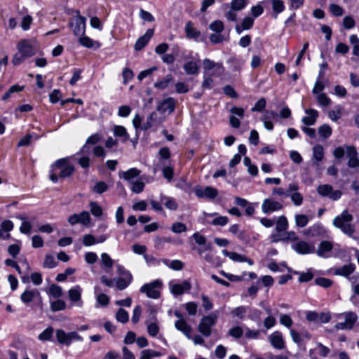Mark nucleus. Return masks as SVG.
<instances>
[{
    "label": "nucleus",
    "instance_id": "obj_1",
    "mask_svg": "<svg viewBox=\"0 0 359 359\" xmlns=\"http://www.w3.org/2000/svg\"><path fill=\"white\" fill-rule=\"evenodd\" d=\"M74 171V166L70 163L69 158L58 159L50 166V180L53 183H57L59 179L69 177Z\"/></svg>",
    "mask_w": 359,
    "mask_h": 359
},
{
    "label": "nucleus",
    "instance_id": "obj_2",
    "mask_svg": "<svg viewBox=\"0 0 359 359\" xmlns=\"http://www.w3.org/2000/svg\"><path fill=\"white\" fill-rule=\"evenodd\" d=\"M353 220V216L347 210H344L334 218L332 224L344 234L351 237L355 231V226L352 224Z\"/></svg>",
    "mask_w": 359,
    "mask_h": 359
},
{
    "label": "nucleus",
    "instance_id": "obj_3",
    "mask_svg": "<svg viewBox=\"0 0 359 359\" xmlns=\"http://www.w3.org/2000/svg\"><path fill=\"white\" fill-rule=\"evenodd\" d=\"M76 15L71 18L69 27L72 29L74 35L79 36L85 34L86 18L79 15V11H76Z\"/></svg>",
    "mask_w": 359,
    "mask_h": 359
},
{
    "label": "nucleus",
    "instance_id": "obj_4",
    "mask_svg": "<svg viewBox=\"0 0 359 359\" xmlns=\"http://www.w3.org/2000/svg\"><path fill=\"white\" fill-rule=\"evenodd\" d=\"M217 320V316L209 315L203 316L198 326V330L204 337H210L212 334V327L216 325Z\"/></svg>",
    "mask_w": 359,
    "mask_h": 359
},
{
    "label": "nucleus",
    "instance_id": "obj_5",
    "mask_svg": "<svg viewBox=\"0 0 359 359\" xmlns=\"http://www.w3.org/2000/svg\"><path fill=\"white\" fill-rule=\"evenodd\" d=\"M162 287V281L161 280H155L149 283L143 285L140 291L146 294L147 297L151 299H158L161 292L159 289Z\"/></svg>",
    "mask_w": 359,
    "mask_h": 359
},
{
    "label": "nucleus",
    "instance_id": "obj_6",
    "mask_svg": "<svg viewBox=\"0 0 359 359\" xmlns=\"http://www.w3.org/2000/svg\"><path fill=\"white\" fill-rule=\"evenodd\" d=\"M20 300L25 304H29V303L36 301V306L41 309L43 308V300L39 291L36 289L30 290L26 289L20 295Z\"/></svg>",
    "mask_w": 359,
    "mask_h": 359
},
{
    "label": "nucleus",
    "instance_id": "obj_7",
    "mask_svg": "<svg viewBox=\"0 0 359 359\" xmlns=\"http://www.w3.org/2000/svg\"><path fill=\"white\" fill-rule=\"evenodd\" d=\"M317 192L321 196L328 197L332 201H337L342 196L341 191L333 190V187L330 184L319 185L317 188Z\"/></svg>",
    "mask_w": 359,
    "mask_h": 359
},
{
    "label": "nucleus",
    "instance_id": "obj_8",
    "mask_svg": "<svg viewBox=\"0 0 359 359\" xmlns=\"http://www.w3.org/2000/svg\"><path fill=\"white\" fill-rule=\"evenodd\" d=\"M82 291V288L79 285H74L68 291L69 299L74 305L78 307H81L83 304L81 299Z\"/></svg>",
    "mask_w": 359,
    "mask_h": 359
},
{
    "label": "nucleus",
    "instance_id": "obj_9",
    "mask_svg": "<svg viewBox=\"0 0 359 359\" xmlns=\"http://www.w3.org/2000/svg\"><path fill=\"white\" fill-rule=\"evenodd\" d=\"M171 293L175 295H182L184 292H188L191 288V284L189 280H184L181 283H169Z\"/></svg>",
    "mask_w": 359,
    "mask_h": 359
},
{
    "label": "nucleus",
    "instance_id": "obj_10",
    "mask_svg": "<svg viewBox=\"0 0 359 359\" xmlns=\"http://www.w3.org/2000/svg\"><path fill=\"white\" fill-rule=\"evenodd\" d=\"M357 320V316L353 312L345 313L344 322L338 323L335 325L337 330H351Z\"/></svg>",
    "mask_w": 359,
    "mask_h": 359
},
{
    "label": "nucleus",
    "instance_id": "obj_11",
    "mask_svg": "<svg viewBox=\"0 0 359 359\" xmlns=\"http://www.w3.org/2000/svg\"><path fill=\"white\" fill-rule=\"evenodd\" d=\"M282 208L283 205L280 202L271 198L264 199L262 205V210L263 213L266 215L280 210Z\"/></svg>",
    "mask_w": 359,
    "mask_h": 359
},
{
    "label": "nucleus",
    "instance_id": "obj_12",
    "mask_svg": "<svg viewBox=\"0 0 359 359\" xmlns=\"http://www.w3.org/2000/svg\"><path fill=\"white\" fill-rule=\"evenodd\" d=\"M269 341L271 345L276 349L282 350L285 347L283 334L280 331H275L271 333L269 336Z\"/></svg>",
    "mask_w": 359,
    "mask_h": 359
},
{
    "label": "nucleus",
    "instance_id": "obj_13",
    "mask_svg": "<svg viewBox=\"0 0 359 359\" xmlns=\"http://www.w3.org/2000/svg\"><path fill=\"white\" fill-rule=\"evenodd\" d=\"M195 194L198 198H207L208 199H214L218 195L217 189L212 187H205V188H196Z\"/></svg>",
    "mask_w": 359,
    "mask_h": 359
},
{
    "label": "nucleus",
    "instance_id": "obj_14",
    "mask_svg": "<svg viewBox=\"0 0 359 359\" xmlns=\"http://www.w3.org/2000/svg\"><path fill=\"white\" fill-rule=\"evenodd\" d=\"M346 151L349 160L348 161V166L349 168H359V158L358 157V153L355 147L353 146H346Z\"/></svg>",
    "mask_w": 359,
    "mask_h": 359
},
{
    "label": "nucleus",
    "instance_id": "obj_15",
    "mask_svg": "<svg viewBox=\"0 0 359 359\" xmlns=\"http://www.w3.org/2000/svg\"><path fill=\"white\" fill-rule=\"evenodd\" d=\"M333 248L334 245L332 242L323 241L319 243L316 253L320 257L328 258L331 257L330 252Z\"/></svg>",
    "mask_w": 359,
    "mask_h": 359
},
{
    "label": "nucleus",
    "instance_id": "obj_16",
    "mask_svg": "<svg viewBox=\"0 0 359 359\" xmlns=\"http://www.w3.org/2000/svg\"><path fill=\"white\" fill-rule=\"evenodd\" d=\"M292 249L301 255L315 252V247L306 241H299L292 245Z\"/></svg>",
    "mask_w": 359,
    "mask_h": 359
},
{
    "label": "nucleus",
    "instance_id": "obj_17",
    "mask_svg": "<svg viewBox=\"0 0 359 359\" xmlns=\"http://www.w3.org/2000/svg\"><path fill=\"white\" fill-rule=\"evenodd\" d=\"M355 268L356 267L355 264L349 263L348 264H344L341 266L335 268L334 273L337 276L348 278V276L355 271Z\"/></svg>",
    "mask_w": 359,
    "mask_h": 359
},
{
    "label": "nucleus",
    "instance_id": "obj_18",
    "mask_svg": "<svg viewBox=\"0 0 359 359\" xmlns=\"http://www.w3.org/2000/svg\"><path fill=\"white\" fill-rule=\"evenodd\" d=\"M229 232L236 236V237L243 243H248L250 241V236L245 230L240 229L238 224H233L229 229Z\"/></svg>",
    "mask_w": 359,
    "mask_h": 359
},
{
    "label": "nucleus",
    "instance_id": "obj_19",
    "mask_svg": "<svg viewBox=\"0 0 359 359\" xmlns=\"http://www.w3.org/2000/svg\"><path fill=\"white\" fill-rule=\"evenodd\" d=\"M141 171L136 168H130L126 171H121L119 172V177L124 179L129 184H131L135 181V179L140 177Z\"/></svg>",
    "mask_w": 359,
    "mask_h": 359
},
{
    "label": "nucleus",
    "instance_id": "obj_20",
    "mask_svg": "<svg viewBox=\"0 0 359 359\" xmlns=\"http://www.w3.org/2000/svg\"><path fill=\"white\" fill-rule=\"evenodd\" d=\"M13 229V223L11 220H4L0 225V239L8 240L11 238L10 231Z\"/></svg>",
    "mask_w": 359,
    "mask_h": 359
},
{
    "label": "nucleus",
    "instance_id": "obj_21",
    "mask_svg": "<svg viewBox=\"0 0 359 359\" xmlns=\"http://www.w3.org/2000/svg\"><path fill=\"white\" fill-rule=\"evenodd\" d=\"M154 35V29H149L147 30L146 33L141 37H140L135 44V49L136 50H142L149 41V40L151 39L152 36Z\"/></svg>",
    "mask_w": 359,
    "mask_h": 359
},
{
    "label": "nucleus",
    "instance_id": "obj_22",
    "mask_svg": "<svg viewBox=\"0 0 359 359\" xmlns=\"http://www.w3.org/2000/svg\"><path fill=\"white\" fill-rule=\"evenodd\" d=\"M175 107V101L173 98L169 97L163 100L157 107V110L161 113L171 114L174 111Z\"/></svg>",
    "mask_w": 359,
    "mask_h": 359
},
{
    "label": "nucleus",
    "instance_id": "obj_23",
    "mask_svg": "<svg viewBox=\"0 0 359 359\" xmlns=\"http://www.w3.org/2000/svg\"><path fill=\"white\" fill-rule=\"evenodd\" d=\"M307 116L302 118V122L306 126H313L316 123V119L318 116V112L313 109H308L305 110Z\"/></svg>",
    "mask_w": 359,
    "mask_h": 359
},
{
    "label": "nucleus",
    "instance_id": "obj_24",
    "mask_svg": "<svg viewBox=\"0 0 359 359\" xmlns=\"http://www.w3.org/2000/svg\"><path fill=\"white\" fill-rule=\"evenodd\" d=\"M299 189V186L296 183L290 184L287 190H285L282 187H275L273 191V195H278L279 196L288 197L290 191H298Z\"/></svg>",
    "mask_w": 359,
    "mask_h": 359
},
{
    "label": "nucleus",
    "instance_id": "obj_25",
    "mask_svg": "<svg viewBox=\"0 0 359 359\" xmlns=\"http://www.w3.org/2000/svg\"><path fill=\"white\" fill-rule=\"evenodd\" d=\"M175 327L182 332L188 339H191V327L189 325L184 319L177 320L175 323Z\"/></svg>",
    "mask_w": 359,
    "mask_h": 359
},
{
    "label": "nucleus",
    "instance_id": "obj_26",
    "mask_svg": "<svg viewBox=\"0 0 359 359\" xmlns=\"http://www.w3.org/2000/svg\"><path fill=\"white\" fill-rule=\"evenodd\" d=\"M127 278H115V286L118 290H123L127 288L133 281V276L127 274Z\"/></svg>",
    "mask_w": 359,
    "mask_h": 359
},
{
    "label": "nucleus",
    "instance_id": "obj_27",
    "mask_svg": "<svg viewBox=\"0 0 359 359\" xmlns=\"http://www.w3.org/2000/svg\"><path fill=\"white\" fill-rule=\"evenodd\" d=\"M79 36V42L83 47L90 48L94 47L99 48L100 46L99 42L93 41L90 37L85 36V34Z\"/></svg>",
    "mask_w": 359,
    "mask_h": 359
},
{
    "label": "nucleus",
    "instance_id": "obj_28",
    "mask_svg": "<svg viewBox=\"0 0 359 359\" xmlns=\"http://www.w3.org/2000/svg\"><path fill=\"white\" fill-rule=\"evenodd\" d=\"M18 48V52L25 58L29 57L34 55L32 46L25 41L22 42Z\"/></svg>",
    "mask_w": 359,
    "mask_h": 359
},
{
    "label": "nucleus",
    "instance_id": "obj_29",
    "mask_svg": "<svg viewBox=\"0 0 359 359\" xmlns=\"http://www.w3.org/2000/svg\"><path fill=\"white\" fill-rule=\"evenodd\" d=\"M276 231L277 233H282L286 231L288 228V222L285 216H280L277 218L276 222Z\"/></svg>",
    "mask_w": 359,
    "mask_h": 359
},
{
    "label": "nucleus",
    "instance_id": "obj_30",
    "mask_svg": "<svg viewBox=\"0 0 359 359\" xmlns=\"http://www.w3.org/2000/svg\"><path fill=\"white\" fill-rule=\"evenodd\" d=\"M248 306H241L233 309L231 311L230 314L233 318L237 317L239 319H243L248 313Z\"/></svg>",
    "mask_w": 359,
    "mask_h": 359
},
{
    "label": "nucleus",
    "instance_id": "obj_31",
    "mask_svg": "<svg viewBox=\"0 0 359 359\" xmlns=\"http://www.w3.org/2000/svg\"><path fill=\"white\" fill-rule=\"evenodd\" d=\"M114 135L116 137H122L121 141L125 142L130 138L128 133L125 127L122 126H115L114 127Z\"/></svg>",
    "mask_w": 359,
    "mask_h": 359
},
{
    "label": "nucleus",
    "instance_id": "obj_32",
    "mask_svg": "<svg viewBox=\"0 0 359 359\" xmlns=\"http://www.w3.org/2000/svg\"><path fill=\"white\" fill-rule=\"evenodd\" d=\"M185 32L187 37L189 39H197L201 35V32L193 27L191 21L187 22Z\"/></svg>",
    "mask_w": 359,
    "mask_h": 359
},
{
    "label": "nucleus",
    "instance_id": "obj_33",
    "mask_svg": "<svg viewBox=\"0 0 359 359\" xmlns=\"http://www.w3.org/2000/svg\"><path fill=\"white\" fill-rule=\"evenodd\" d=\"M100 141V135L98 134H93L90 135L86 140V144L83 145L81 149V154H88L89 153V147L87 146V144H95Z\"/></svg>",
    "mask_w": 359,
    "mask_h": 359
},
{
    "label": "nucleus",
    "instance_id": "obj_34",
    "mask_svg": "<svg viewBox=\"0 0 359 359\" xmlns=\"http://www.w3.org/2000/svg\"><path fill=\"white\" fill-rule=\"evenodd\" d=\"M130 184V190L135 194H140L144 191L145 184L142 180V177H139L133 182Z\"/></svg>",
    "mask_w": 359,
    "mask_h": 359
},
{
    "label": "nucleus",
    "instance_id": "obj_35",
    "mask_svg": "<svg viewBox=\"0 0 359 359\" xmlns=\"http://www.w3.org/2000/svg\"><path fill=\"white\" fill-rule=\"evenodd\" d=\"M158 155H159V163L157 165H161V161L166 163H170V149L168 147H162L158 151Z\"/></svg>",
    "mask_w": 359,
    "mask_h": 359
},
{
    "label": "nucleus",
    "instance_id": "obj_36",
    "mask_svg": "<svg viewBox=\"0 0 359 359\" xmlns=\"http://www.w3.org/2000/svg\"><path fill=\"white\" fill-rule=\"evenodd\" d=\"M161 163L162 165L158 167H162L163 177L168 180V182H170L173 177V168L170 165V163H163V161H161Z\"/></svg>",
    "mask_w": 359,
    "mask_h": 359
},
{
    "label": "nucleus",
    "instance_id": "obj_37",
    "mask_svg": "<svg viewBox=\"0 0 359 359\" xmlns=\"http://www.w3.org/2000/svg\"><path fill=\"white\" fill-rule=\"evenodd\" d=\"M154 320L155 322H149V320L145 322V324L147 325V332L151 337H156L158 334L160 330L159 326L156 322V317H154Z\"/></svg>",
    "mask_w": 359,
    "mask_h": 359
},
{
    "label": "nucleus",
    "instance_id": "obj_38",
    "mask_svg": "<svg viewBox=\"0 0 359 359\" xmlns=\"http://www.w3.org/2000/svg\"><path fill=\"white\" fill-rule=\"evenodd\" d=\"M222 254L234 262H245V256L234 252H229L226 250H222Z\"/></svg>",
    "mask_w": 359,
    "mask_h": 359
},
{
    "label": "nucleus",
    "instance_id": "obj_39",
    "mask_svg": "<svg viewBox=\"0 0 359 359\" xmlns=\"http://www.w3.org/2000/svg\"><path fill=\"white\" fill-rule=\"evenodd\" d=\"M184 69L187 74H197L198 72V67L195 62L189 61L184 65Z\"/></svg>",
    "mask_w": 359,
    "mask_h": 359
},
{
    "label": "nucleus",
    "instance_id": "obj_40",
    "mask_svg": "<svg viewBox=\"0 0 359 359\" xmlns=\"http://www.w3.org/2000/svg\"><path fill=\"white\" fill-rule=\"evenodd\" d=\"M50 309L53 312L63 311L67 308V304L62 299H57L50 303Z\"/></svg>",
    "mask_w": 359,
    "mask_h": 359
},
{
    "label": "nucleus",
    "instance_id": "obj_41",
    "mask_svg": "<svg viewBox=\"0 0 359 359\" xmlns=\"http://www.w3.org/2000/svg\"><path fill=\"white\" fill-rule=\"evenodd\" d=\"M47 293L54 298H60L62 295V289L58 285L51 284Z\"/></svg>",
    "mask_w": 359,
    "mask_h": 359
},
{
    "label": "nucleus",
    "instance_id": "obj_42",
    "mask_svg": "<svg viewBox=\"0 0 359 359\" xmlns=\"http://www.w3.org/2000/svg\"><path fill=\"white\" fill-rule=\"evenodd\" d=\"M101 262L104 267L106 268V271H108L111 269L114 264V260L110 257V256L106 253L103 252L100 256Z\"/></svg>",
    "mask_w": 359,
    "mask_h": 359
},
{
    "label": "nucleus",
    "instance_id": "obj_43",
    "mask_svg": "<svg viewBox=\"0 0 359 359\" xmlns=\"http://www.w3.org/2000/svg\"><path fill=\"white\" fill-rule=\"evenodd\" d=\"M56 338L60 344L69 346V340L67 337V333H66L63 330H57Z\"/></svg>",
    "mask_w": 359,
    "mask_h": 359
},
{
    "label": "nucleus",
    "instance_id": "obj_44",
    "mask_svg": "<svg viewBox=\"0 0 359 359\" xmlns=\"http://www.w3.org/2000/svg\"><path fill=\"white\" fill-rule=\"evenodd\" d=\"M116 320L121 323H126L129 320L128 313L123 309H118L116 313Z\"/></svg>",
    "mask_w": 359,
    "mask_h": 359
},
{
    "label": "nucleus",
    "instance_id": "obj_45",
    "mask_svg": "<svg viewBox=\"0 0 359 359\" xmlns=\"http://www.w3.org/2000/svg\"><path fill=\"white\" fill-rule=\"evenodd\" d=\"M161 202H163L166 207V208L170 210H175L177 209V203L175 202V201L168 196H163L161 198Z\"/></svg>",
    "mask_w": 359,
    "mask_h": 359
},
{
    "label": "nucleus",
    "instance_id": "obj_46",
    "mask_svg": "<svg viewBox=\"0 0 359 359\" xmlns=\"http://www.w3.org/2000/svg\"><path fill=\"white\" fill-rule=\"evenodd\" d=\"M172 81V76L168 74L163 80L156 82L154 83V87L156 88L163 90L166 88Z\"/></svg>",
    "mask_w": 359,
    "mask_h": 359
},
{
    "label": "nucleus",
    "instance_id": "obj_47",
    "mask_svg": "<svg viewBox=\"0 0 359 359\" xmlns=\"http://www.w3.org/2000/svg\"><path fill=\"white\" fill-rule=\"evenodd\" d=\"M349 41L353 46V54L359 57V38L355 34L349 36Z\"/></svg>",
    "mask_w": 359,
    "mask_h": 359
},
{
    "label": "nucleus",
    "instance_id": "obj_48",
    "mask_svg": "<svg viewBox=\"0 0 359 359\" xmlns=\"http://www.w3.org/2000/svg\"><path fill=\"white\" fill-rule=\"evenodd\" d=\"M313 156L317 162H320L324 156L323 147L321 145H316L313 148Z\"/></svg>",
    "mask_w": 359,
    "mask_h": 359
},
{
    "label": "nucleus",
    "instance_id": "obj_49",
    "mask_svg": "<svg viewBox=\"0 0 359 359\" xmlns=\"http://www.w3.org/2000/svg\"><path fill=\"white\" fill-rule=\"evenodd\" d=\"M203 67L205 69L210 70L212 69L216 68L217 70L222 71L223 67L221 64L215 63L214 61L210 60V59H205L203 60Z\"/></svg>",
    "mask_w": 359,
    "mask_h": 359
},
{
    "label": "nucleus",
    "instance_id": "obj_50",
    "mask_svg": "<svg viewBox=\"0 0 359 359\" xmlns=\"http://www.w3.org/2000/svg\"><path fill=\"white\" fill-rule=\"evenodd\" d=\"M209 28L216 33H222L224 29V25L221 20H217L210 24Z\"/></svg>",
    "mask_w": 359,
    "mask_h": 359
},
{
    "label": "nucleus",
    "instance_id": "obj_51",
    "mask_svg": "<svg viewBox=\"0 0 359 359\" xmlns=\"http://www.w3.org/2000/svg\"><path fill=\"white\" fill-rule=\"evenodd\" d=\"M289 196L296 206H299L302 205L303 201V196L299 192H298V191H290Z\"/></svg>",
    "mask_w": 359,
    "mask_h": 359
},
{
    "label": "nucleus",
    "instance_id": "obj_52",
    "mask_svg": "<svg viewBox=\"0 0 359 359\" xmlns=\"http://www.w3.org/2000/svg\"><path fill=\"white\" fill-rule=\"evenodd\" d=\"M24 86H20L18 85L12 86L7 92L4 93L2 97V100L6 101L11 97V95L16 92H20L23 90Z\"/></svg>",
    "mask_w": 359,
    "mask_h": 359
},
{
    "label": "nucleus",
    "instance_id": "obj_53",
    "mask_svg": "<svg viewBox=\"0 0 359 359\" xmlns=\"http://www.w3.org/2000/svg\"><path fill=\"white\" fill-rule=\"evenodd\" d=\"M109 187L108 185L102 181L97 182L95 186L93 187L92 190L93 192L96 194H103L104 192L107 191Z\"/></svg>",
    "mask_w": 359,
    "mask_h": 359
},
{
    "label": "nucleus",
    "instance_id": "obj_54",
    "mask_svg": "<svg viewBox=\"0 0 359 359\" xmlns=\"http://www.w3.org/2000/svg\"><path fill=\"white\" fill-rule=\"evenodd\" d=\"M248 3V0H233L231 3V8L233 11H241L243 9Z\"/></svg>",
    "mask_w": 359,
    "mask_h": 359
},
{
    "label": "nucleus",
    "instance_id": "obj_55",
    "mask_svg": "<svg viewBox=\"0 0 359 359\" xmlns=\"http://www.w3.org/2000/svg\"><path fill=\"white\" fill-rule=\"evenodd\" d=\"M171 231L175 233H181L187 231V226L182 222H175L170 227Z\"/></svg>",
    "mask_w": 359,
    "mask_h": 359
},
{
    "label": "nucleus",
    "instance_id": "obj_56",
    "mask_svg": "<svg viewBox=\"0 0 359 359\" xmlns=\"http://www.w3.org/2000/svg\"><path fill=\"white\" fill-rule=\"evenodd\" d=\"M272 8L276 14L283 12L285 9L284 2L282 0H271Z\"/></svg>",
    "mask_w": 359,
    "mask_h": 359
},
{
    "label": "nucleus",
    "instance_id": "obj_57",
    "mask_svg": "<svg viewBox=\"0 0 359 359\" xmlns=\"http://www.w3.org/2000/svg\"><path fill=\"white\" fill-rule=\"evenodd\" d=\"M229 335L231 337L235 338V339H239L241 338L243 334V330L240 326H234L229 329Z\"/></svg>",
    "mask_w": 359,
    "mask_h": 359
},
{
    "label": "nucleus",
    "instance_id": "obj_58",
    "mask_svg": "<svg viewBox=\"0 0 359 359\" xmlns=\"http://www.w3.org/2000/svg\"><path fill=\"white\" fill-rule=\"evenodd\" d=\"M33 137L35 139H39V137L36 134H27L19 141L18 146L25 147L29 145Z\"/></svg>",
    "mask_w": 359,
    "mask_h": 359
},
{
    "label": "nucleus",
    "instance_id": "obj_59",
    "mask_svg": "<svg viewBox=\"0 0 359 359\" xmlns=\"http://www.w3.org/2000/svg\"><path fill=\"white\" fill-rule=\"evenodd\" d=\"M89 205L93 215L98 217L102 215V209L96 202L91 201Z\"/></svg>",
    "mask_w": 359,
    "mask_h": 359
},
{
    "label": "nucleus",
    "instance_id": "obj_60",
    "mask_svg": "<svg viewBox=\"0 0 359 359\" xmlns=\"http://www.w3.org/2000/svg\"><path fill=\"white\" fill-rule=\"evenodd\" d=\"M309 222L308 217L305 215H296L295 223L298 227L303 228L307 225Z\"/></svg>",
    "mask_w": 359,
    "mask_h": 359
},
{
    "label": "nucleus",
    "instance_id": "obj_61",
    "mask_svg": "<svg viewBox=\"0 0 359 359\" xmlns=\"http://www.w3.org/2000/svg\"><path fill=\"white\" fill-rule=\"evenodd\" d=\"M318 131L320 136L323 138H327L332 134V128L327 124H324L319 127Z\"/></svg>",
    "mask_w": 359,
    "mask_h": 359
},
{
    "label": "nucleus",
    "instance_id": "obj_62",
    "mask_svg": "<svg viewBox=\"0 0 359 359\" xmlns=\"http://www.w3.org/2000/svg\"><path fill=\"white\" fill-rule=\"evenodd\" d=\"M79 223L82 224L84 226H88L90 224L91 218L90 214L87 211H82L79 214Z\"/></svg>",
    "mask_w": 359,
    "mask_h": 359
},
{
    "label": "nucleus",
    "instance_id": "obj_63",
    "mask_svg": "<svg viewBox=\"0 0 359 359\" xmlns=\"http://www.w3.org/2000/svg\"><path fill=\"white\" fill-rule=\"evenodd\" d=\"M53 334V327H48L39 335V339L41 341L50 340V338L52 337Z\"/></svg>",
    "mask_w": 359,
    "mask_h": 359
},
{
    "label": "nucleus",
    "instance_id": "obj_64",
    "mask_svg": "<svg viewBox=\"0 0 359 359\" xmlns=\"http://www.w3.org/2000/svg\"><path fill=\"white\" fill-rule=\"evenodd\" d=\"M96 302L101 306H107L109 303V298L105 294L100 293L96 296Z\"/></svg>",
    "mask_w": 359,
    "mask_h": 359
}]
</instances>
